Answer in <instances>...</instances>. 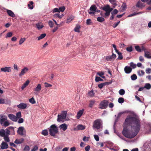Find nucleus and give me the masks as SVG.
Masks as SVG:
<instances>
[{"mask_svg":"<svg viewBox=\"0 0 151 151\" xmlns=\"http://www.w3.org/2000/svg\"><path fill=\"white\" fill-rule=\"evenodd\" d=\"M125 124L128 126H131L134 131H129L124 128L122 132L123 134L126 137L132 139L136 136L139 132L141 128V120L137 116H130L127 117L125 120Z\"/></svg>","mask_w":151,"mask_h":151,"instance_id":"f257e3e1","label":"nucleus"},{"mask_svg":"<svg viewBox=\"0 0 151 151\" xmlns=\"http://www.w3.org/2000/svg\"><path fill=\"white\" fill-rule=\"evenodd\" d=\"M93 129L95 131L103 128V123L101 119H97L95 120L92 126Z\"/></svg>","mask_w":151,"mask_h":151,"instance_id":"f03ea898","label":"nucleus"},{"mask_svg":"<svg viewBox=\"0 0 151 151\" xmlns=\"http://www.w3.org/2000/svg\"><path fill=\"white\" fill-rule=\"evenodd\" d=\"M50 135L52 136H55V134L58 132V127L55 124L51 125L50 128H48Z\"/></svg>","mask_w":151,"mask_h":151,"instance_id":"7ed1b4c3","label":"nucleus"},{"mask_svg":"<svg viewBox=\"0 0 151 151\" xmlns=\"http://www.w3.org/2000/svg\"><path fill=\"white\" fill-rule=\"evenodd\" d=\"M109 103V101L106 100L102 101L99 105V108L101 109H106L108 106Z\"/></svg>","mask_w":151,"mask_h":151,"instance_id":"20e7f679","label":"nucleus"},{"mask_svg":"<svg viewBox=\"0 0 151 151\" xmlns=\"http://www.w3.org/2000/svg\"><path fill=\"white\" fill-rule=\"evenodd\" d=\"M67 113V111H63L61 114H58V116L57 121L60 122L62 120L65 119Z\"/></svg>","mask_w":151,"mask_h":151,"instance_id":"39448f33","label":"nucleus"},{"mask_svg":"<svg viewBox=\"0 0 151 151\" xmlns=\"http://www.w3.org/2000/svg\"><path fill=\"white\" fill-rule=\"evenodd\" d=\"M97 7L95 5H92L88 10V12L90 15H94L96 12Z\"/></svg>","mask_w":151,"mask_h":151,"instance_id":"423d86ee","label":"nucleus"},{"mask_svg":"<svg viewBox=\"0 0 151 151\" xmlns=\"http://www.w3.org/2000/svg\"><path fill=\"white\" fill-rule=\"evenodd\" d=\"M9 129L12 130V132H13V134H14V127H9L6 129L5 134H6V135L8 136V135L10 134V131L9 130Z\"/></svg>","mask_w":151,"mask_h":151,"instance_id":"0eeeda50","label":"nucleus"},{"mask_svg":"<svg viewBox=\"0 0 151 151\" xmlns=\"http://www.w3.org/2000/svg\"><path fill=\"white\" fill-rule=\"evenodd\" d=\"M7 120V117L4 115H0V124L2 125L3 123Z\"/></svg>","mask_w":151,"mask_h":151,"instance_id":"6e6552de","label":"nucleus"},{"mask_svg":"<svg viewBox=\"0 0 151 151\" xmlns=\"http://www.w3.org/2000/svg\"><path fill=\"white\" fill-rule=\"evenodd\" d=\"M42 89L41 85L40 84H38L35 88H34V90L36 92H34L36 94H37V92L39 93Z\"/></svg>","mask_w":151,"mask_h":151,"instance_id":"1a4fd4ad","label":"nucleus"},{"mask_svg":"<svg viewBox=\"0 0 151 151\" xmlns=\"http://www.w3.org/2000/svg\"><path fill=\"white\" fill-rule=\"evenodd\" d=\"M145 6V5L142 3L140 1H139L137 3L136 6L141 9H142Z\"/></svg>","mask_w":151,"mask_h":151,"instance_id":"9d476101","label":"nucleus"},{"mask_svg":"<svg viewBox=\"0 0 151 151\" xmlns=\"http://www.w3.org/2000/svg\"><path fill=\"white\" fill-rule=\"evenodd\" d=\"M1 71L10 72L11 71V68L10 67H5L4 68H1Z\"/></svg>","mask_w":151,"mask_h":151,"instance_id":"9b49d317","label":"nucleus"},{"mask_svg":"<svg viewBox=\"0 0 151 151\" xmlns=\"http://www.w3.org/2000/svg\"><path fill=\"white\" fill-rule=\"evenodd\" d=\"M8 116L10 119L13 121L16 122L17 121V117L13 114H9L8 115Z\"/></svg>","mask_w":151,"mask_h":151,"instance_id":"f8f14e48","label":"nucleus"},{"mask_svg":"<svg viewBox=\"0 0 151 151\" xmlns=\"http://www.w3.org/2000/svg\"><path fill=\"white\" fill-rule=\"evenodd\" d=\"M24 128L23 127H19L17 130V133L23 136L24 135L23 131Z\"/></svg>","mask_w":151,"mask_h":151,"instance_id":"ddd939ff","label":"nucleus"},{"mask_svg":"<svg viewBox=\"0 0 151 151\" xmlns=\"http://www.w3.org/2000/svg\"><path fill=\"white\" fill-rule=\"evenodd\" d=\"M17 107L20 109H25L27 106V104L24 103H21L17 106Z\"/></svg>","mask_w":151,"mask_h":151,"instance_id":"4468645a","label":"nucleus"},{"mask_svg":"<svg viewBox=\"0 0 151 151\" xmlns=\"http://www.w3.org/2000/svg\"><path fill=\"white\" fill-rule=\"evenodd\" d=\"M124 70L126 73L129 74L132 71V69L128 66H126L124 68Z\"/></svg>","mask_w":151,"mask_h":151,"instance_id":"2eb2a0df","label":"nucleus"},{"mask_svg":"<svg viewBox=\"0 0 151 151\" xmlns=\"http://www.w3.org/2000/svg\"><path fill=\"white\" fill-rule=\"evenodd\" d=\"M28 70V69L27 67H25L22 69L21 72L19 74V76H21L25 74Z\"/></svg>","mask_w":151,"mask_h":151,"instance_id":"dca6fc26","label":"nucleus"},{"mask_svg":"<svg viewBox=\"0 0 151 151\" xmlns=\"http://www.w3.org/2000/svg\"><path fill=\"white\" fill-rule=\"evenodd\" d=\"M6 12L8 15L12 17H15V15L14 12L12 11L9 9H7Z\"/></svg>","mask_w":151,"mask_h":151,"instance_id":"f3484780","label":"nucleus"},{"mask_svg":"<svg viewBox=\"0 0 151 151\" xmlns=\"http://www.w3.org/2000/svg\"><path fill=\"white\" fill-rule=\"evenodd\" d=\"M84 110L83 109L80 110L77 113L76 116V118L77 119H79L82 116L83 112Z\"/></svg>","mask_w":151,"mask_h":151,"instance_id":"a211bd4d","label":"nucleus"},{"mask_svg":"<svg viewBox=\"0 0 151 151\" xmlns=\"http://www.w3.org/2000/svg\"><path fill=\"white\" fill-rule=\"evenodd\" d=\"M8 148V146L7 144L5 142H3L1 144V149H7Z\"/></svg>","mask_w":151,"mask_h":151,"instance_id":"6ab92c4d","label":"nucleus"},{"mask_svg":"<svg viewBox=\"0 0 151 151\" xmlns=\"http://www.w3.org/2000/svg\"><path fill=\"white\" fill-rule=\"evenodd\" d=\"M36 26L37 28L39 30L42 29L44 27L43 24L42 23H38L36 24Z\"/></svg>","mask_w":151,"mask_h":151,"instance_id":"aec40b11","label":"nucleus"},{"mask_svg":"<svg viewBox=\"0 0 151 151\" xmlns=\"http://www.w3.org/2000/svg\"><path fill=\"white\" fill-rule=\"evenodd\" d=\"M60 129H62L63 131H65L67 129V125L66 124L64 123L60 126Z\"/></svg>","mask_w":151,"mask_h":151,"instance_id":"412c9836","label":"nucleus"},{"mask_svg":"<svg viewBox=\"0 0 151 151\" xmlns=\"http://www.w3.org/2000/svg\"><path fill=\"white\" fill-rule=\"evenodd\" d=\"M34 2L33 1H31L29 2V3L28 4L27 6L28 8L30 9H32L34 8V6L33 4Z\"/></svg>","mask_w":151,"mask_h":151,"instance_id":"4be33fe9","label":"nucleus"},{"mask_svg":"<svg viewBox=\"0 0 151 151\" xmlns=\"http://www.w3.org/2000/svg\"><path fill=\"white\" fill-rule=\"evenodd\" d=\"M109 84V83L108 82L101 83L98 85V87L99 88L101 89L104 86L106 85H108Z\"/></svg>","mask_w":151,"mask_h":151,"instance_id":"5701e85b","label":"nucleus"},{"mask_svg":"<svg viewBox=\"0 0 151 151\" xmlns=\"http://www.w3.org/2000/svg\"><path fill=\"white\" fill-rule=\"evenodd\" d=\"M103 8H104L106 11H109L110 12L113 10V9L112 8H111L108 5L104 6Z\"/></svg>","mask_w":151,"mask_h":151,"instance_id":"b1692460","label":"nucleus"},{"mask_svg":"<svg viewBox=\"0 0 151 151\" xmlns=\"http://www.w3.org/2000/svg\"><path fill=\"white\" fill-rule=\"evenodd\" d=\"M24 141V139L23 138H21L19 139H17L14 141V143L17 144H21Z\"/></svg>","mask_w":151,"mask_h":151,"instance_id":"393cba45","label":"nucleus"},{"mask_svg":"<svg viewBox=\"0 0 151 151\" xmlns=\"http://www.w3.org/2000/svg\"><path fill=\"white\" fill-rule=\"evenodd\" d=\"M29 83V81L28 80L27 81L23 84L21 87L22 90H23L28 85Z\"/></svg>","mask_w":151,"mask_h":151,"instance_id":"a878e982","label":"nucleus"},{"mask_svg":"<svg viewBox=\"0 0 151 151\" xmlns=\"http://www.w3.org/2000/svg\"><path fill=\"white\" fill-rule=\"evenodd\" d=\"M74 17L73 15H71L70 16L68 17L67 20L66 22H70L71 21H72L74 19Z\"/></svg>","mask_w":151,"mask_h":151,"instance_id":"bb28decb","label":"nucleus"},{"mask_svg":"<svg viewBox=\"0 0 151 151\" xmlns=\"http://www.w3.org/2000/svg\"><path fill=\"white\" fill-rule=\"evenodd\" d=\"M145 56L148 58H151V56L150 55V52L148 51H145Z\"/></svg>","mask_w":151,"mask_h":151,"instance_id":"cd10ccee","label":"nucleus"},{"mask_svg":"<svg viewBox=\"0 0 151 151\" xmlns=\"http://www.w3.org/2000/svg\"><path fill=\"white\" fill-rule=\"evenodd\" d=\"M77 129L78 130H83L85 129V127L82 124H79L77 126Z\"/></svg>","mask_w":151,"mask_h":151,"instance_id":"c85d7f7f","label":"nucleus"},{"mask_svg":"<svg viewBox=\"0 0 151 151\" xmlns=\"http://www.w3.org/2000/svg\"><path fill=\"white\" fill-rule=\"evenodd\" d=\"M5 135H6L5 134V131L3 129H1L0 130V135L2 137H4Z\"/></svg>","mask_w":151,"mask_h":151,"instance_id":"c756f323","label":"nucleus"},{"mask_svg":"<svg viewBox=\"0 0 151 151\" xmlns=\"http://www.w3.org/2000/svg\"><path fill=\"white\" fill-rule=\"evenodd\" d=\"M121 8H122V11H125L127 8V5L125 3H123L122 4Z\"/></svg>","mask_w":151,"mask_h":151,"instance_id":"7c9ffc66","label":"nucleus"},{"mask_svg":"<svg viewBox=\"0 0 151 151\" xmlns=\"http://www.w3.org/2000/svg\"><path fill=\"white\" fill-rule=\"evenodd\" d=\"M46 35L45 33H43L41 34L40 36L38 37H37V40H40L46 36Z\"/></svg>","mask_w":151,"mask_h":151,"instance_id":"2f4dec72","label":"nucleus"},{"mask_svg":"<svg viewBox=\"0 0 151 151\" xmlns=\"http://www.w3.org/2000/svg\"><path fill=\"white\" fill-rule=\"evenodd\" d=\"M80 28V25L79 24H77L75 27L74 30L75 32H80L79 30Z\"/></svg>","mask_w":151,"mask_h":151,"instance_id":"473e14b6","label":"nucleus"},{"mask_svg":"<svg viewBox=\"0 0 151 151\" xmlns=\"http://www.w3.org/2000/svg\"><path fill=\"white\" fill-rule=\"evenodd\" d=\"M97 20L100 22H102L105 21V19L101 17H98L97 18Z\"/></svg>","mask_w":151,"mask_h":151,"instance_id":"72a5a7b5","label":"nucleus"},{"mask_svg":"<svg viewBox=\"0 0 151 151\" xmlns=\"http://www.w3.org/2000/svg\"><path fill=\"white\" fill-rule=\"evenodd\" d=\"M54 17L56 18H58L60 19L62 18L63 16V14H60L59 13H57L55 14L54 15Z\"/></svg>","mask_w":151,"mask_h":151,"instance_id":"f704fd0d","label":"nucleus"},{"mask_svg":"<svg viewBox=\"0 0 151 151\" xmlns=\"http://www.w3.org/2000/svg\"><path fill=\"white\" fill-rule=\"evenodd\" d=\"M137 73L139 76H143L144 75L145 72L143 70H139L137 71Z\"/></svg>","mask_w":151,"mask_h":151,"instance_id":"c9c22d12","label":"nucleus"},{"mask_svg":"<svg viewBox=\"0 0 151 151\" xmlns=\"http://www.w3.org/2000/svg\"><path fill=\"white\" fill-rule=\"evenodd\" d=\"M95 102V101L94 100H91L90 101L89 106L91 108H92L93 105L94 104Z\"/></svg>","mask_w":151,"mask_h":151,"instance_id":"e433bc0d","label":"nucleus"},{"mask_svg":"<svg viewBox=\"0 0 151 151\" xmlns=\"http://www.w3.org/2000/svg\"><path fill=\"white\" fill-rule=\"evenodd\" d=\"M10 124V123L7 120L3 124V125L5 127H6L8 126Z\"/></svg>","mask_w":151,"mask_h":151,"instance_id":"4c0bfd02","label":"nucleus"},{"mask_svg":"<svg viewBox=\"0 0 151 151\" xmlns=\"http://www.w3.org/2000/svg\"><path fill=\"white\" fill-rule=\"evenodd\" d=\"M42 134L44 136H47L48 134V131L47 129L44 130L42 132Z\"/></svg>","mask_w":151,"mask_h":151,"instance_id":"58836bf2","label":"nucleus"},{"mask_svg":"<svg viewBox=\"0 0 151 151\" xmlns=\"http://www.w3.org/2000/svg\"><path fill=\"white\" fill-rule=\"evenodd\" d=\"M26 40V38H22L19 40V45H21Z\"/></svg>","mask_w":151,"mask_h":151,"instance_id":"ea45409f","label":"nucleus"},{"mask_svg":"<svg viewBox=\"0 0 151 151\" xmlns=\"http://www.w3.org/2000/svg\"><path fill=\"white\" fill-rule=\"evenodd\" d=\"M102 9L106 12V13H105V16H108L110 15V12H109L106 11L105 10V9L103 7L102 8Z\"/></svg>","mask_w":151,"mask_h":151,"instance_id":"a19ab883","label":"nucleus"},{"mask_svg":"<svg viewBox=\"0 0 151 151\" xmlns=\"http://www.w3.org/2000/svg\"><path fill=\"white\" fill-rule=\"evenodd\" d=\"M144 88H146L147 89H149L151 88V85L149 83H146L145 84Z\"/></svg>","mask_w":151,"mask_h":151,"instance_id":"79ce46f5","label":"nucleus"},{"mask_svg":"<svg viewBox=\"0 0 151 151\" xmlns=\"http://www.w3.org/2000/svg\"><path fill=\"white\" fill-rule=\"evenodd\" d=\"M103 80L100 77L96 76L95 78V81L96 82H98L99 81H102Z\"/></svg>","mask_w":151,"mask_h":151,"instance_id":"37998d69","label":"nucleus"},{"mask_svg":"<svg viewBox=\"0 0 151 151\" xmlns=\"http://www.w3.org/2000/svg\"><path fill=\"white\" fill-rule=\"evenodd\" d=\"M29 101L32 104H34L36 103V101L33 97L29 99Z\"/></svg>","mask_w":151,"mask_h":151,"instance_id":"c03bdc74","label":"nucleus"},{"mask_svg":"<svg viewBox=\"0 0 151 151\" xmlns=\"http://www.w3.org/2000/svg\"><path fill=\"white\" fill-rule=\"evenodd\" d=\"M131 78L132 80L134 81L135 80L137 79V77L135 74H134L131 76Z\"/></svg>","mask_w":151,"mask_h":151,"instance_id":"a18cd8bd","label":"nucleus"},{"mask_svg":"<svg viewBox=\"0 0 151 151\" xmlns=\"http://www.w3.org/2000/svg\"><path fill=\"white\" fill-rule=\"evenodd\" d=\"M124 101V99L123 98L120 97L118 99V102L119 103H122Z\"/></svg>","mask_w":151,"mask_h":151,"instance_id":"49530a36","label":"nucleus"},{"mask_svg":"<svg viewBox=\"0 0 151 151\" xmlns=\"http://www.w3.org/2000/svg\"><path fill=\"white\" fill-rule=\"evenodd\" d=\"M13 35V34L12 32H8L6 36V37H12Z\"/></svg>","mask_w":151,"mask_h":151,"instance_id":"de8ad7c7","label":"nucleus"},{"mask_svg":"<svg viewBox=\"0 0 151 151\" xmlns=\"http://www.w3.org/2000/svg\"><path fill=\"white\" fill-rule=\"evenodd\" d=\"M119 93L120 95H122L124 94L125 91L123 89H121L119 91Z\"/></svg>","mask_w":151,"mask_h":151,"instance_id":"09e8293b","label":"nucleus"},{"mask_svg":"<svg viewBox=\"0 0 151 151\" xmlns=\"http://www.w3.org/2000/svg\"><path fill=\"white\" fill-rule=\"evenodd\" d=\"M135 50L139 52H141L142 51L140 47L138 46H135Z\"/></svg>","mask_w":151,"mask_h":151,"instance_id":"8fccbe9b","label":"nucleus"},{"mask_svg":"<svg viewBox=\"0 0 151 151\" xmlns=\"http://www.w3.org/2000/svg\"><path fill=\"white\" fill-rule=\"evenodd\" d=\"M16 117L17 119L20 118L21 117V113L20 112L17 113L16 114Z\"/></svg>","mask_w":151,"mask_h":151,"instance_id":"3c124183","label":"nucleus"},{"mask_svg":"<svg viewBox=\"0 0 151 151\" xmlns=\"http://www.w3.org/2000/svg\"><path fill=\"white\" fill-rule=\"evenodd\" d=\"M4 137V139L5 141L7 142H9L10 140L8 137V135H6Z\"/></svg>","mask_w":151,"mask_h":151,"instance_id":"603ef678","label":"nucleus"},{"mask_svg":"<svg viewBox=\"0 0 151 151\" xmlns=\"http://www.w3.org/2000/svg\"><path fill=\"white\" fill-rule=\"evenodd\" d=\"M142 2H147V4L148 5H150L151 4V0H141Z\"/></svg>","mask_w":151,"mask_h":151,"instance_id":"864d4df0","label":"nucleus"},{"mask_svg":"<svg viewBox=\"0 0 151 151\" xmlns=\"http://www.w3.org/2000/svg\"><path fill=\"white\" fill-rule=\"evenodd\" d=\"M130 66L133 68H135L136 67V65L133 62L130 63Z\"/></svg>","mask_w":151,"mask_h":151,"instance_id":"5fc2aeb1","label":"nucleus"},{"mask_svg":"<svg viewBox=\"0 0 151 151\" xmlns=\"http://www.w3.org/2000/svg\"><path fill=\"white\" fill-rule=\"evenodd\" d=\"M48 24L50 27L52 28L53 27V23L52 21H49L48 22Z\"/></svg>","mask_w":151,"mask_h":151,"instance_id":"6e6d98bb","label":"nucleus"},{"mask_svg":"<svg viewBox=\"0 0 151 151\" xmlns=\"http://www.w3.org/2000/svg\"><path fill=\"white\" fill-rule=\"evenodd\" d=\"M126 50L128 52H131L133 50V48L132 46L128 47L127 48Z\"/></svg>","mask_w":151,"mask_h":151,"instance_id":"4d7b16f0","label":"nucleus"},{"mask_svg":"<svg viewBox=\"0 0 151 151\" xmlns=\"http://www.w3.org/2000/svg\"><path fill=\"white\" fill-rule=\"evenodd\" d=\"M118 59L119 60H122L123 58V57L122 55V54L121 52H118Z\"/></svg>","mask_w":151,"mask_h":151,"instance_id":"13d9d810","label":"nucleus"},{"mask_svg":"<svg viewBox=\"0 0 151 151\" xmlns=\"http://www.w3.org/2000/svg\"><path fill=\"white\" fill-rule=\"evenodd\" d=\"M109 1L113 5H116V0H109Z\"/></svg>","mask_w":151,"mask_h":151,"instance_id":"bf43d9fd","label":"nucleus"},{"mask_svg":"<svg viewBox=\"0 0 151 151\" xmlns=\"http://www.w3.org/2000/svg\"><path fill=\"white\" fill-rule=\"evenodd\" d=\"M88 95L92 97L94 96V93L93 91H91L88 93Z\"/></svg>","mask_w":151,"mask_h":151,"instance_id":"052dcab7","label":"nucleus"},{"mask_svg":"<svg viewBox=\"0 0 151 151\" xmlns=\"http://www.w3.org/2000/svg\"><path fill=\"white\" fill-rule=\"evenodd\" d=\"M65 8L64 6L60 7L59 9V11L61 12H63L65 10Z\"/></svg>","mask_w":151,"mask_h":151,"instance_id":"680f3d73","label":"nucleus"},{"mask_svg":"<svg viewBox=\"0 0 151 151\" xmlns=\"http://www.w3.org/2000/svg\"><path fill=\"white\" fill-rule=\"evenodd\" d=\"M44 84L45 85V87H51L52 86L51 84L46 82H45Z\"/></svg>","mask_w":151,"mask_h":151,"instance_id":"e2e57ef3","label":"nucleus"},{"mask_svg":"<svg viewBox=\"0 0 151 151\" xmlns=\"http://www.w3.org/2000/svg\"><path fill=\"white\" fill-rule=\"evenodd\" d=\"M120 23V21L117 22L113 24V25L112 26V27L114 28H116L118 25Z\"/></svg>","mask_w":151,"mask_h":151,"instance_id":"0e129e2a","label":"nucleus"},{"mask_svg":"<svg viewBox=\"0 0 151 151\" xmlns=\"http://www.w3.org/2000/svg\"><path fill=\"white\" fill-rule=\"evenodd\" d=\"M106 60L107 61H111L112 60L110 56H106L105 57Z\"/></svg>","mask_w":151,"mask_h":151,"instance_id":"69168bd1","label":"nucleus"},{"mask_svg":"<svg viewBox=\"0 0 151 151\" xmlns=\"http://www.w3.org/2000/svg\"><path fill=\"white\" fill-rule=\"evenodd\" d=\"M145 71L147 73H151V69L150 68H147L146 69Z\"/></svg>","mask_w":151,"mask_h":151,"instance_id":"338daca9","label":"nucleus"},{"mask_svg":"<svg viewBox=\"0 0 151 151\" xmlns=\"http://www.w3.org/2000/svg\"><path fill=\"white\" fill-rule=\"evenodd\" d=\"M38 147L37 145L35 146L33 148L32 150L31 151H35L38 150Z\"/></svg>","mask_w":151,"mask_h":151,"instance_id":"774afa93","label":"nucleus"}]
</instances>
